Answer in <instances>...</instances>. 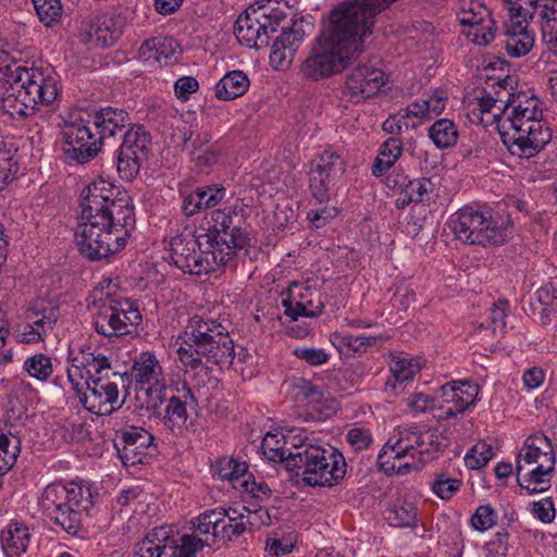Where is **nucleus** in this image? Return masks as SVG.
I'll return each instance as SVG.
<instances>
[{
	"label": "nucleus",
	"mask_w": 557,
	"mask_h": 557,
	"mask_svg": "<svg viewBox=\"0 0 557 557\" xmlns=\"http://www.w3.org/2000/svg\"><path fill=\"white\" fill-rule=\"evenodd\" d=\"M218 527L219 513L207 510L197 518L190 534L177 537L166 527L156 528L136 545L135 557H196L205 546L216 543Z\"/></svg>",
	"instance_id": "4"
},
{
	"label": "nucleus",
	"mask_w": 557,
	"mask_h": 557,
	"mask_svg": "<svg viewBox=\"0 0 557 557\" xmlns=\"http://www.w3.org/2000/svg\"><path fill=\"white\" fill-rule=\"evenodd\" d=\"M346 441L356 451H361L372 444L373 437L369 429L354 426L348 430Z\"/></svg>",
	"instance_id": "57"
},
{
	"label": "nucleus",
	"mask_w": 557,
	"mask_h": 557,
	"mask_svg": "<svg viewBox=\"0 0 557 557\" xmlns=\"http://www.w3.org/2000/svg\"><path fill=\"white\" fill-rule=\"evenodd\" d=\"M418 447L417 457L425 454L436 453L441 449V436L435 430H420L418 429Z\"/></svg>",
	"instance_id": "52"
},
{
	"label": "nucleus",
	"mask_w": 557,
	"mask_h": 557,
	"mask_svg": "<svg viewBox=\"0 0 557 557\" xmlns=\"http://www.w3.org/2000/svg\"><path fill=\"white\" fill-rule=\"evenodd\" d=\"M2 82L7 85L2 108L12 117L33 115L38 104L50 106L59 95L50 72L17 61L3 65Z\"/></svg>",
	"instance_id": "3"
},
{
	"label": "nucleus",
	"mask_w": 557,
	"mask_h": 557,
	"mask_svg": "<svg viewBox=\"0 0 557 557\" xmlns=\"http://www.w3.org/2000/svg\"><path fill=\"white\" fill-rule=\"evenodd\" d=\"M216 513H219V539L224 541H232L247 532L245 523H243V519H239V521L234 522L226 518H223L224 513H221L220 511H216Z\"/></svg>",
	"instance_id": "53"
},
{
	"label": "nucleus",
	"mask_w": 557,
	"mask_h": 557,
	"mask_svg": "<svg viewBox=\"0 0 557 557\" xmlns=\"http://www.w3.org/2000/svg\"><path fill=\"white\" fill-rule=\"evenodd\" d=\"M508 5L511 18L522 17L527 22V15L530 13L537 0H504Z\"/></svg>",
	"instance_id": "64"
},
{
	"label": "nucleus",
	"mask_w": 557,
	"mask_h": 557,
	"mask_svg": "<svg viewBox=\"0 0 557 557\" xmlns=\"http://www.w3.org/2000/svg\"><path fill=\"white\" fill-rule=\"evenodd\" d=\"M91 508L72 506L70 503L63 502V504H60L59 512L65 517V522L61 518L52 521L69 534H77L82 527V513L84 511L88 513Z\"/></svg>",
	"instance_id": "43"
},
{
	"label": "nucleus",
	"mask_w": 557,
	"mask_h": 557,
	"mask_svg": "<svg viewBox=\"0 0 557 557\" xmlns=\"http://www.w3.org/2000/svg\"><path fill=\"white\" fill-rule=\"evenodd\" d=\"M285 314L296 321L299 317L315 318L322 314L324 304L321 292L308 283L294 282L282 300Z\"/></svg>",
	"instance_id": "19"
},
{
	"label": "nucleus",
	"mask_w": 557,
	"mask_h": 557,
	"mask_svg": "<svg viewBox=\"0 0 557 557\" xmlns=\"http://www.w3.org/2000/svg\"><path fill=\"white\" fill-rule=\"evenodd\" d=\"M503 143L512 156L532 158L541 152L552 139L547 124L531 122V126L500 132Z\"/></svg>",
	"instance_id": "16"
},
{
	"label": "nucleus",
	"mask_w": 557,
	"mask_h": 557,
	"mask_svg": "<svg viewBox=\"0 0 557 557\" xmlns=\"http://www.w3.org/2000/svg\"><path fill=\"white\" fill-rule=\"evenodd\" d=\"M94 498L91 487L75 482L69 485L61 483H52L46 486L39 499V506L50 520H61L65 522V517L59 512L60 504L70 503L77 507H94Z\"/></svg>",
	"instance_id": "15"
},
{
	"label": "nucleus",
	"mask_w": 557,
	"mask_h": 557,
	"mask_svg": "<svg viewBox=\"0 0 557 557\" xmlns=\"http://www.w3.org/2000/svg\"><path fill=\"white\" fill-rule=\"evenodd\" d=\"M479 386L470 381L451 382L442 387L443 401L450 405L445 413L447 417L465 411L474 404Z\"/></svg>",
	"instance_id": "27"
},
{
	"label": "nucleus",
	"mask_w": 557,
	"mask_h": 557,
	"mask_svg": "<svg viewBox=\"0 0 557 557\" xmlns=\"http://www.w3.org/2000/svg\"><path fill=\"white\" fill-rule=\"evenodd\" d=\"M81 198V221L75 228L79 252L96 261L124 249L136 222L131 196L100 178L86 186Z\"/></svg>",
	"instance_id": "1"
},
{
	"label": "nucleus",
	"mask_w": 557,
	"mask_h": 557,
	"mask_svg": "<svg viewBox=\"0 0 557 557\" xmlns=\"http://www.w3.org/2000/svg\"><path fill=\"white\" fill-rule=\"evenodd\" d=\"M433 183L426 177L409 180L406 188L403 189V193H400L396 200L397 208L404 209L411 202L425 201L433 191Z\"/></svg>",
	"instance_id": "39"
},
{
	"label": "nucleus",
	"mask_w": 557,
	"mask_h": 557,
	"mask_svg": "<svg viewBox=\"0 0 557 557\" xmlns=\"http://www.w3.org/2000/svg\"><path fill=\"white\" fill-rule=\"evenodd\" d=\"M458 20L461 25L472 28L469 35L473 36L472 41L475 45L487 46L495 39V21L487 8L479 1L471 0L463 3L458 13Z\"/></svg>",
	"instance_id": "22"
},
{
	"label": "nucleus",
	"mask_w": 557,
	"mask_h": 557,
	"mask_svg": "<svg viewBox=\"0 0 557 557\" xmlns=\"http://www.w3.org/2000/svg\"><path fill=\"white\" fill-rule=\"evenodd\" d=\"M386 83L387 76L381 69L359 64L347 74L345 87L350 100L359 102L380 92Z\"/></svg>",
	"instance_id": "21"
},
{
	"label": "nucleus",
	"mask_w": 557,
	"mask_h": 557,
	"mask_svg": "<svg viewBox=\"0 0 557 557\" xmlns=\"http://www.w3.org/2000/svg\"><path fill=\"white\" fill-rule=\"evenodd\" d=\"M182 364L193 370L211 363L230 367L235 359V346L225 325L206 314L189 317L176 339Z\"/></svg>",
	"instance_id": "2"
},
{
	"label": "nucleus",
	"mask_w": 557,
	"mask_h": 557,
	"mask_svg": "<svg viewBox=\"0 0 557 557\" xmlns=\"http://www.w3.org/2000/svg\"><path fill=\"white\" fill-rule=\"evenodd\" d=\"M123 21L120 16L110 13L96 15L89 25L88 36L97 46L107 48L112 46L123 33Z\"/></svg>",
	"instance_id": "30"
},
{
	"label": "nucleus",
	"mask_w": 557,
	"mask_h": 557,
	"mask_svg": "<svg viewBox=\"0 0 557 557\" xmlns=\"http://www.w3.org/2000/svg\"><path fill=\"white\" fill-rule=\"evenodd\" d=\"M344 172L345 162L338 153L325 150L317 156L311 161L308 173L311 196L319 203L327 202L336 178L342 176Z\"/></svg>",
	"instance_id": "14"
},
{
	"label": "nucleus",
	"mask_w": 557,
	"mask_h": 557,
	"mask_svg": "<svg viewBox=\"0 0 557 557\" xmlns=\"http://www.w3.org/2000/svg\"><path fill=\"white\" fill-rule=\"evenodd\" d=\"M449 225L457 239L470 245L499 246L512 235L509 215L493 216L472 207H463L453 214Z\"/></svg>",
	"instance_id": "7"
},
{
	"label": "nucleus",
	"mask_w": 557,
	"mask_h": 557,
	"mask_svg": "<svg viewBox=\"0 0 557 557\" xmlns=\"http://www.w3.org/2000/svg\"><path fill=\"white\" fill-rule=\"evenodd\" d=\"M292 14V8L281 0H262L249 7L235 23L234 34L248 48L260 49L270 42V32Z\"/></svg>",
	"instance_id": "8"
},
{
	"label": "nucleus",
	"mask_w": 557,
	"mask_h": 557,
	"mask_svg": "<svg viewBox=\"0 0 557 557\" xmlns=\"http://www.w3.org/2000/svg\"><path fill=\"white\" fill-rule=\"evenodd\" d=\"M419 366L407 356H393L391 362L392 375L385 382V391L392 395L398 394V387L413 379Z\"/></svg>",
	"instance_id": "32"
},
{
	"label": "nucleus",
	"mask_w": 557,
	"mask_h": 557,
	"mask_svg": "<svg viewBox=\"0 0 557 557\" xmlns=\"http://www.w3.org/2000/svg\"><path fill=\"white\" fill-rule=\"evenodd\" d=\"M386 520L398 528H413L417 524V508L407 500H396L386 510Z\"/></svg>",
	"instance_id": "40"
},
{
	"label": "nucleus",
	"mask_w": 557,
	"mask_h": 557,
	"mask_svg": "<svg viewBox=\"0 0 557 557\" xmlns=\"http://www.w3.org/2000/svg\"><path fill=\"white\" fill-rule=\"evenodd\" d=\"M246 216V210L240 206H230L221 209H215L211 212V225L208 227L206 234L200 238H211L215 240L218 235L225 233V230L231 224Z\"/></svg>",
	"instance_id": "34"
},
{
	"label": "nucleus",
	"mask_w": 557,
	"mask_h": 557,
	"mask_svg": "<svg viewBox=\"0 0 557 557\" xmlns=\"http://www.w3.org/2000/svg\"><path fill=\"white\" fill-rule=\"evenodd\" d=\"M197 190L199 194H202L201 202L205 210L218 206L226 195L225 187L219 184L208 185L201 188H197Z\"/></svg>",
	"instance_id": "58"
},
{
	"label": "nucleus",
	"mask_w": 557,
	"mask_h": 557,
	"mask_svg": "<svg viewBox=\"0 0 557 557\" xmlns=\"http://www.w3.org/2000/svg\"><path fill=\"white\" fill-rule=\"evenodd\" d=\"M33 314L34 317H30V319L34 325H36V330H39L41 335L47 337L48 334L52 332L60 318V310L58 306L48 304V306L42 305L35 310Z\"/></svg>",
	"instance_id": "47"
},
{
	"label": "nucleus",
	"mask_w": 557,
	"mask_h": 557,
	"mask_svg": "<svg viewBox=\"0 0 557 557\" xmlns=\"http://www.w3.org/2000/svg\"><path fill=\"white\" fill-rule=\"evenodd\" d=\"M493 447L485 442L476 443L465 456L469 469H480L493 458Z\"/></svg>",
	"instance_id": "51"
},
{
	"label": "nucleus",
	"mask_w": 557,
	"mask_h": 557,
	"mask_svg": "<svg viewBox=\"0 0 557 557\" xmlns=\"http://www.w3.org/2000/svg\"><path fill=\"white\" fill-rule=\"evenodd\" d=\"M177 47V41L172 37H153L145 40L138 51L143 58L168 63L175 54Z\"/></svg>",
	"instance_id": "36"
},
{
	"label": "nucleus",
	"mask_w": 557,
	"mask_h": 557,
	"mask_svg": "<svg viewBox=\"0 0 557 557\" xmlns=\"http://www.w3.org/2000/svg\"><path fill=\"white\" fill-rule=\"evenodd\" d=\"M216 240L225 248L228 246L230 250H234L235 255L238 257V251L250 246V236L247 231L246 216L231 224V226L225 230V233L218 235Z\"/></svg>",
	"instance_id": "38"
},
{
	"label": "nucleus",
	"mask_w": 557,
	"mask_h": 557,
	"mask_svg": "<svg viewBox=\"0 0 557 557\" xmlns=\"http://www.w3.org/2000/svg\"><path fill=\"white\" fill-rule=\"evenodd\" d=\"M296 545V535L288 533L283 539H269L265 548L270 554L278 557L289 554Z\"/></svg>",
	"instance_id": "59"
},
{
	"label": "nucleus",
	"mask_w": 557,
	"mask_h": 557,
	"mask_svg": "<svg viewBox=\"0 0 557 557\" xmlns=\"http://www.w3.org/2000/svg\"><path fill=\"white\" fill-rule=\"evenodd\" d=\"M184 148L189 150L194 160H196L199 164L211 165L216 162L218 153L208 147V139L202 140L199 136L193 139L191 133L188 137L185 133Z\"/></svg>",
	"instance_id": "45"
},
{
	"label": "nucleus",
	"mask_w": 557,
	"mask_h": 557,
	"mask_svg": "<svg viewBox=\"0 0 557 557\" xmlns=\"http://www.w3.org/2000/svg\"><path fill=\"white\" fill-rule=\"evenodd\" d=\"M418 429L411 426L399 430L385 443L377 456V465L385 474H406L419 468L416 462Z\"/></svg>",
	"instance_id": "12"
},
{
	"label": "nucleus",
	"mask_w": 557,
	"mask_h": 557,
	"mask_svg": "<svg viewBox=\"0 0 557 557\" xmlns=\"http://www.w3.org/2000/svg\"><path fill=\"white\" fill-rule=\"evenodd\" d=\"M249 84V78L244 72H228L216 84L215 96L224 101L236 99L248 90Z\"/></svg>",
	"instance_id": "35"
},
{
	"label": "nucleus",
	"mask_w": 557,
	"mask_h": 557,
	"mask_svg": "<svg viewBox=\"0 0 557 557\" xmlns=\"http://www.w3.org/2000/svg\"><path fill=\"white\" fill-rule=\"evenodd\" d=\"M92 380L86 394H83L81 404L97 416H110L119 410L124 400L120 398L119 386L129 382L126 372L112 369L110 359L101 356L100 363H91Z\"/></svg>",
	"instance_id": "9"
},
{
	"label": "nucleus",
	"mask_w": 557,
	"mask_h": 557,
	"mask_svg": "<svg viewBox=\"0 0 557 557\" xmlns=\"http://www.w3.org/2000/svg\"><path fill=\"white\" fill-rule=\"evenodd\" d=\"M216 473L222 480H227L234 484L240 485L245 479H251L252 474L248 472V466L245 461H238L233 458H222L216 463Z\"/></svg>",
	"instance_id": "42"
},
{
	"label": "nucleus",
	"mask_w": 557,
	"mask_h": 557,
	"mask_svg": "<svg viewBox=\"0 0 557 557\" xmlns=\"http://www.w3.org/2000/svg\"><path fill=\"white\" fill-rule=\"evenodd\" d=\"M133 376L141 388H146L149 400H153V396L160 393L163 386L169 384L165 382L162 367L154 354L145 351L134 360L132 368Z\"/></svg>",
	"instance_id": "23"
},
{
	"label": "nucleus",
	"mask_w": 557,
	"mask_h": 557,
	"mask_svg": "<svg viewBox=\"0 0 557 557\" xmlns=\"http://www.w3.org/2000/svg\"><path fill=\"white\" fill-rule=\"evenodd\" d=\"M153 435L140 426L127 425L115 432L113 444L125 466L144 463L156 449Z\"/></svg>",
	"instance_id": "18"
},
{
	"label": "nucleus",
	"mask_w": 557,
	"mask_h": 557,
	"mask_svg": "<svg viewBox=\"0 0 557 557\" xmlns=\"http://www.w3.org/2000/svg\"><path fill=\"white\" fill-rule=\"evenodd\" d=\"M24 369L32 377L39 381H47L53 372L51 358L45 354H36L27 358Z\"/></svg>",
	"instance_id": "48"
},
{
	"label": "nucleus",
	"mask_w": 557,
	"mask_h": 557,
	"mask_svg": "<svg viewBox=\"0 0 557 557\" xmlns=\"http://www.w3.org/2000/svg\"><path fill=\"white\" fill-rule=\"evenodd\" d=\"M36 13L41 23L52 26L62 16V4L60 0H33Z\"/></svg>",
	"instance_id": "50"
},
{
	"label": "nucleus",
	"mask_w": 557,
	"mask_h": 557,
	"mask_svg": "<svg viewBox=\"0 0 557 557\" xmlns=\"http://www.w3.org/2000/svg\"><path fill=\"white\" fill-rule=\"evenodd\" d=\"M151 146V136L143 125H135L123 134L121 151L134 152L139 158L147 159Z\"/></svg>",
	"instance_id": "37"
},
{
	"label": "nucleus",
	"mask_w": 557,
	"mask_h": 557,
	"mask_svg": "<svg viewBox=\"0 0 557 557\" xmlns=\"http://www.w3.org/2000/svg\"><path fill=\"white\" fill-rule=\"evenodd\" d=\"M530 21L515 22L511 18V23L506 26L504 36V46L508 55L512 58H520L525 55L534 45V36L528 30V24Z\"/></svg>",
	"instance_id": "31"
},
{
	"label": "nucleus",
	"mask_w": 557,
	"mask_h": 557,
	"mask_svg": "<svg viewBox=\"0 0 557 557\" xmlns=\"http://www.w3.org/2000/svg\"><path fill=\"white\" fill-rule=\"evenodd\" d=\"M202 243L193 236H175L170 242V255L172 262L184 273L195 275Z\"/></svg>",
	"instance_id": "28"
},
{
	"label": "nucleus",
	"mask_w": 557,
	"mask_h": 557,
	"mask_svg": "<svg viewBox=\"0 0 557 557\" xmlns=\"http://www.w3.org/2000/svg\"><path fill=\"white\" fill-rule=\"evenodd\" d=\"M30 541L28 528L23 523H12L1 532V546L8 557H20Z\"/></svg>",
	"instance_id": "33"
},
{
	"label": "nucleus",
	"mask_w": 557,
	"mask_h": 557,
	"mask_svg": "<svg viewBox=\"0 0 557 557\" xmlns=\"http://www.w3.org/2000/svg\"><path fill=\"white\" fill-rule=\"evenodd\" d=\"M429 137L437 148H450L458 140V129L451 120L440 119L430 126Z\"/></svg>",
	"instance_id": "41"
},
{
	"label": "nucleus",
	"mask_w": 557,
	"mask_h": 557,
	"mask_svg": "<svg viewBox=\"0 0 557 557\" xmlns=\"http://www.w3.org/2000/svg\"><path fill=\"white\" fill-rule=\"evenodd\" d=\"M21 442L16 436H8L0 431V475L5 474L15 463Z\"/></svg>",
	"instance_id": "44"
},
{
	"label": "nucleus",
	"mask_w": 557,
	"mask_h": 557,
	"mask_svg": "<svg viewBox=\"0 0 557 557\" xmlns=\"http://www.w3.org/2000/svg\"><path fill=\"white\" fill-rule=\"evenodd\" d=\"M145 160L134 152L119 150L116 169L120 177L124 181H133L138 175L141 163Z\"/></svg>",
	"instance_id": "49"
},
{
	"label": "nucleus",
	"mask_w": 557,
	"mask_h": 557,
	"mask_svg": "<svg viewBox=\"0 0 557 557\" xmlns=\"http://www.w3.org/2000/svg\"><path fill=\"white\" fill-rule=\"evenodd\" d=\"M141 322L139 309L127 298H112L108 294L99 300L92 319L96 332L104 337H121L132 334Z\"/></svg>",
	"instance_id": "11"
},
{
	"label": "nucleus",
	"mask_w": 557,
	"mask_h": 557,
	"mask_svg": "<svg viewBox=\"0 0 557 557\" xmlns=\"http://www.w3.org/2000/svg\"><path fill=\"white\" fill-rule=\"evenodd\" d=\"M313 24L301 16L293 22L289 27H283L280 36L272 45L270 62L276 70L287 69L304 42L305 38L312 34Z\"/></svg>",
	"instance_id": "17"
},
{
	"label": "nucleus",
	"mask_w": 557,
	"mask_h": 557,
	"mask_svg": "<svg viewBox=\"0 0 557 557\" xmlns=\"http://www.w3.org/2000/svg\"><path fill=\"white\" fill-rule=\"evenodd\" d=\"M286 440L282 434L268 433L261 444L263 455L271 461L285 462L287 466V449L285 448Z\"/></svg>",
	"instance_id": "46"
},
{
	"label": "nucleus",
	"mask_w": 557,
	"mask_h": 557,
	"mask_svg": "<svg viewBox=\"0 0 557 557\" xmlns=\"http://www.w3.org/2000/svg\"><path fill=\"white\" fill-rule=\"evenodd\" d=\"M555 465V451L550 440L542 433L528 436L516 460L519 486L530 495L548 491Z\"/></svg>",
	"instance_id": "6"
},
{
	"label": "nucleus",
	"mask_w": 557,
	"mask_h": 557,
	"mask_svg": "<svg viewBox=\"0 0 557 557\" xmlns=\"http://www.w3.org/2000/svg\"><path fill=\"white\" fill-rule=\"evenodd\" d=\"M527 21L539 28L545 44L557 53V0H537Z\"/></svg>",
	"instance_id": "25"
},
{
	"label": "nucleus",
	"mask_w": 557,
	"mask_h": 557,
	"mask_svg": "<svg viewBox=\"0 0 557 557\" xmlns=\"http://www.w3.org/2000/svg\"><path fill=\"white\" fill-rule=\"evenodd\" d=\"M103 356L98 352L82 350L79 355L71 358V366L67 368V380L72 389L77 395L79 403L82 401L83 394H86L90 387L92 373L91 363L97 361L100 363V358Z\"/></svg>",
	"instance_id": "26"
},
{
	"label": "nucleus",
	"mask_w": 557,
	"mask_h": 557,
	"mask_svg": "<svg viewBox=\"0 0 557 557\" xmlns=\"http://www.w3.org/2000/svg\"><path fill=\"white\" fill-rule=\"evenodd\" d=\"M240 487L249 493L252 497L259 499L270 498L272 491L264 482H256L255 478L245 479L240 482Z\"/></svg>",
	"instance_id": "61"
},
{
	"label": "nucleus",
	"mask_w": 557,
	"mask_h": 557,
	"mask_svg": "<svg viewBox=\"0 0 557 557\" xmlns=\"http://www.w3.org/2000/svg\"><path fill=\"white\" fill-rule=\"evenodd\" d=\"M509 302L505 299H498L490 309L491 327L493 332L503 331L505 327V318Z\"/></svg>",
	"instance_id": "60"
},
{
	"label": "nucleus",
	"mask_w": 557,
	"mask_h": 557,
	"mask_svg": "<svg viewBox=\"0 0 557 557\" xmlns=\"http://www.w3.org/2000/svg\"><path fill=\"white\" fill-rule=\"evenodd\" d=\"M91 123L99 135L102 136V143L117 133H125V127L131 124V117L124 109L106 107L91 114Z\"/></svg>",
	"instance_id": "29"
},
{
	"label": "nucleus",
	"mask_w": 557,
	"mask_h": 557,
	"mask_svg": "<svg viewBox=\"0 0 557 557\" xmlns=\"http://www.w3.org/2000/svg\"><path fill=\"white\" fill-rule=\"evenodd\" d=\"M532 513L542 522L550 523L555 518L554 502L550 497L534 502Z\"/></svg>",
	"instance_id": "62"
},
{
	"label": "nucleus",
	"mask_w": 557,
	"mask_h": 557,
	"mask_svg": "<svg viewBox=\"0 0 557 557\" xmlns=\"http://www.w3.org/2000/svg\"><path fill=\"white\" fill-rule=\"evenodd\" d=\"M461 481L441 473L432 484L433 492L442 499H450L460 488Z\"/></svg>",
	"instance_id": "55"
},
{
	"label": "nucleus",
	"mask_w": 557,
	"mask_h": 557,
	"mask_svg": "<svg viewBox=\"0 0 557 557\" xmlns=\"http://www.w3.org/2000/svg\"><path fill=\"white\" fill-rule=\"evenodd\" d=\"M65 162L85 164L92 160L102 147V136L91 123V114L76 111L64 122L60 133Z\"/></svg>",
	"instance_id": "10"
},
{
	"label": "nucleus",
	"mask_w": 557,
	"mask_h": 557,
	"mask_svg": "<svg viewBox=\"0 0 557 557\" xmlns=\"http://www.w3.org/2000/svg\"><path fill=\"white\" fill-rule=\"evenodd\" d=\"M497 515L492 506H479L471 517V525L478 531H486L496 523Z\"/></svg>",
	"instance_id": "56"
},
{
	"label": "nucleus",
	"mask_w": 557,
	"mask_h": 557,
	"mask_svg": "<svg viewBox=\"0 0 557 557\" xmlns=\"http://www.w3.org/2000/svg\"><path fill=\"white\" fill-rule=\"evenodd\" d=\"M206 240V248L199 251L197 268L195 275H202L208 273L218 272L224 269L235 271L237 269V256L230 247H223L219 242L211 240V238H203Z\"/></svg>",
	"instance_id": "24"
},
{
	"label": "nucleus",
	"mask_w": 557,
	"mask_h": 557,
	"mask_svg": "<svg viewBox=\"0 0 557 557\" xmlns=\"http://www.w3.org/2000/svg\"><path fill=\"white\" fill-rule=\"evenodd\" d=\"M161 405H165L163 424L173 433H182L188 419L187 408L195 409L198 400L186 382L172 381L153 396L152 401L149 400V406L153 409Z\"/></svg>",
	"instance_id": "13"
},
{
	"label": "nucleus",
	"mask_w": 557,
	"mask_h": 557,
	"mask_svg": "<svg viewBox=\"0 0 557 557\" xmlns=\"http://www.w3.org/2000/svg\"><path fill=\"white\" fill-rule=\"evenodd\" d=\"M199 88L198 81L191 76H184L176 81L174 91L178 99L187 100Z\"/></svg>",
	"instance_id": "63"
},
{
	"label": "nucleus",
	"mask_w": 557,
	"mask_h": 557,
	"mask_svg": "<svg viewBox=\"0 0 557 557\" xmlns=\"http://www.w3.org/2000/svg\"><path fill=\"white\" fill-rule=\"evenodd\" d=\"M531 122L547 124L543 120L541 101L536 97H529L525 94H508L506 117L502 127L507 128L506 131L523 128L528 125L531 126Z\"/></svg>",
	"instance_id": "20"
},
{
	"label": "nucleus",
	"mask_w": 557,
	"mask_h": 557,
	"mask_svg": "<svg viewBox=\"0 0 557 557\" xmlns=\"http://www.w3.org/2000/svg\"><path fill=\"white\" fill-rule=\"evenodd\" d=\"M293 355L312 367L322 366L330 359V355L323 348L315 347H296Z\"/></svg>",
	"instance_id": "54"
},
{
	"label": "nucleus",
	"mask_w": 557,
	"mask_h": 557,
	"mask_svg": "<svg viewBox=\"0 0 557 557\" xmlns=\"http://www.w3.org/2000/svg\"><path fill=\"white\" fill-rule=\"evenodd\" d=\"M346 468L343 454L332 446L313 445L304 441L288 449L287 470L296 471L308 486L337 485L345 478Z\"/></svg>",
	"instance_id": "5"
}]
</instances>
